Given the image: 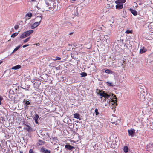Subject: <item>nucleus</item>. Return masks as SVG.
<instances>
[{
    "label": "nucleus",
    "instance_id": "nucleus-52",
    "mask_svg": "<svg viewBox=\"0 0 153 153\" xmlns=\"http://www.w3.org/2000/svg\"><path fill=\"white\" fill-rule=\"evenodd\" d=\"M19 128H21V126H19Z\"/></svg>",
    "mask_w": 153,
    "mask_h": 153
},
{
    "label": "nucleus",
    "instance_id": "nucleus-29",
    "mask_svg": "<svg viewBox=\"0 0 153 153\" xmlns=\"http://www.w3.org/2000/svg\"><path fill=\"white\" fill-rule=\"evenodd\" d=\"M26 16H28L30 18L32 16V14L31 13H27L26 14Z\"/></svg>",
    "mask_w": 153,
    "mask_h": 153
},
{
    "label": "nucleus",
    "instance_id": "nucleus-31",
    "mask_svg": "<svg viewBox=\"0 0 153 153\" xmlns=\"http://www.w3.org/2000/svg\"><path fill=\"white\" fill-rule=\"evenodd\" d=\"M95 112L96 116H97L99 114V113L98 111V110L97 108H96L95 109Z\"/></svg>",
    "mask_w": 153,
    "mask_h": 153
},
{
    "label": "nucleus",
    "instance_id": "nucleus-3",
    "mask_svg": "<svg viewBox=\"0 0 153 153\" xmlns=\"http://www.w3.org/2000/svg\"><path fill=\"white\" fill-rule=\"evenodd\" d=\"M24 129L25 131L28 132H31L33 131V129L32 127L29 124H24Z\"/></svg>",
    "mask_w": 153,
    "mask_h": 153
},
{
    "label": "nucleus",
    "instance_id": "nucleus-12",
    "mask_svg": "<svg viewBox=\"0 0 153 153\" xmlns=\"http://www.w3.org/2000/svg\"><path fill=\"white\" fill-rule=\"evenodd\" d=\"M111 102H114V103H116V102H117V98L116 97V95H114L113 99H111Z\"/></svg>",
    "mask_w": 153,
    "mask_h": 153
},
{
    "label": "nucleus",
    "instance_id": "nucleus-20",
    "mask_svg": "<svg viewBox=\"0 0 153 153\" xmlns=\"http://www.w3.org/2000/svg\"><path fill=\"white\" fill-rule=\"evenodd\" d=\"M123 150L124 152L125 153L127 152H128V148L127 146H124V147Z\"/></svg>",
    "mask_w": 153,
    "mask_h": 153
},
{
    "label": "nucleus",
    "instance_id": "nucleus-54",
    "mask_svg": "<svg viewBox=\"0 0 153 153\" xmlns=\"http://www.w3.org/2000/svg\"><path fill=\"white\" fill-rule=\"evenodd\" d=\"M73 142H76V141H73Z\"/></svg>",
    "mask_w": 153,
    "mask_h": 153
},
{
    "label": "nucleus",
    "instance_id": "nucleus-60",
    "mask_svg": "<svg viewBox=\"0 0 153 153\" xmlns=\"http://www.w3.org/2000/svg\"><path fill=\"white\" fill-rule=\"evenodd\" d=\"M82 1H83V0H82Z\"/></svg>",
    "mask_w": 153,
    "mask_h": 153
},
{
    "label": "nucleus",
    "instance_id": "nucleus-46",
    "mask_svg": "<svg viewBox=\"0 0 153 153\" xmlns=\"http://www.w3.org/2000/svg\"><path fill=\"white\" fill-rule=\"evenodd\" d=\"M3 62L2 61H0V65Z\"/></svg>",
    "mask_w": 153,
    "mask_h": 153
},
{
    "label": "nucleus",
    "instance_id": "nucleus-35",
    "mask_svg": "<svg viewBox=\"0 0 153 153\" xmlns=\"http://www.w3.org/2000/svg\"><path fill=\"white\" fill-rule=\"evenodd\" d=\"M61 59V58L60 57H58V56H57L56 59H54L53 60H60Z\"/></svg>",
    "mask_w": 153,
    "mask_h": 153
},
{
    "label": "nucleus",
    "instance_id": "nucleus-33",
    "mask_svg": "<svg viewBox=\"0 0 153 153\" xmlns=\"http://www.w3.org/2000/svg\"><path fill=\"white\" fill-rule=\"evenodd\" d=\"M103 92L102 90H99V91L97 92V94L100 96V94H102Z\"/></svg>",
    "mask_w": 153,
    "mask_h": 153
},
{
    "label": "nucleus",
    "instance_id": "nucleus-27",
    "mask_svg": "<svg viewBox=\"0 0 153 153\" xmlns=\"http://www.w3.org/2000/svg\"><path fill=\"white\" fill-rule=\"evenodd\" d=\"M81 75L82 76H87V74L85 72H82L81 74Z\"/></svg>",
    "mask_w": 153,
    "mask_h": 153
},
{
    "label": "nucleus",
    "instance_id": "nucleus-6",
    "mask_svg": "<svg viewBox=\"0 0 153 153\" xmlns=\"http://www.w3.org/2000/svg\"><path fill=\"white\" fill-rule=\"evenodd\" d=\"M41 151L43 153H50V151L45 148L42 147L41 149Z\"/></svg>",
    "mask_w": 153,
    "mask_h": 153
},
{
    "label": "nucleus",
    "instance_id": "nucleus-1",
    "mask_svg": "<svg viewBox=\"0 0 153 153\" xmlns=\"http://www.w3.org/2000/svg\"><path fill=\"white\" fill-rule=\"evenodd\" d=\"M46 6H45L42 9L44 11H55L57 10L58 6L56 2V0H48L46 2Z\"/></svg>",
    "mask_w": 153,
    "mask_h": 153
},
{
    "label": "nucleus",
    "instance_id": "nucleus-40",
    "mask_svg": "<svg viewBox=\"0 0 153 153\" xmlns=\"http://www.w3.org/2000/svg\"><path fill=\"white\" fill-rule=\"evenodd\" d=\"M110 100H109V103H108L107 104H105V106H107L108 105V104H110Z\"/></svg>",
    "mask_w": 153,
    "mask_h": 153
},
{
    "label": "nucleus",
    "instance_id": "nucleus-16",
    "mask_svg": "<svg viewBox=\"0 0 153 153\" xmlns=\"http://www.w3.org/2000/svg\"><path fill=\"white\" fill-rule=\"evenodd\" d=\"M149 27L152 30H153V22H151L149 24Z\"/></svg>",
    "mask_w": 153,
    "mask_h": 153
},
{
    "label": "nucleus",
    "instance_id": "nucleus-48",
    "mask_svg": "<svg viewBox=\"0 0 153 153\" xmlns=\"http://www.w3.org/2000/svg\"><path fill=\"white\" fill-rule=\"evenodd\" d=\"M111 7H110V6H109L108 7V9H111Z\"/></svg>",
    "mask_w": 153,
    "mask_h": 153
},
{
    "label": "nucleus",
    "instance_id": "nucleus-28",
    "mask_svg": "<svg viewBox=\"0 0 153 153\" xmlns=\"http://www.w3.org/2000/svg\"><path fill=\"white\" fill-rule=\"evenodd\" d=\"M30 38V37H29L26 39L25 40L23 41V42L24 43H25L28 41L29 40V39Z\"/></svg>",
    "mask_w": 153,
    "mask_h": 153
},
{
    "label": "nucleus",
    "instance_id": "nucleus-59",
    "mask_svg": "<svg viewBox=\"0 0 153 153\" xmlns=\"http://www.w3.org/2000/svg\"><path fill=\"white\" fill-rule=\"evenodd\" d=\"M71 56L72 57V54H71Z\"/></svg>",
    "mask_w": 153,
    "mask_h": 153
},
{
    "label": "nucleus",
    "instance_id": "nucleus-21",
    "mask_svg": "<svg viewBox=\"0 0 153 153\" xmlns=\"http://www.w3.org/2000/svg\"><path fill=\"white\" fill-rule=\"evenodd\" d=\"M26 35H25V32L23 33L20 36V38L21 39H23L26 37Z\"/></svg>",
    "mask_w": 153,
    "mask_h": 153
},
{
    "label": "nucleus",
    "instance_id": "nucleus-55",
    "mask_svg": "<svg viewBox=\"0 0 153 153\" xmlns=\"http://www.w3.org/2000/svg\"><path fill=\"white\" fill-rule=\"evenodd\" d=\"M122 65H123V64H122Z\"/></svg>",
    "mask_w": 153,
    "mask_h": 153
},
{
    "label": "nucleus",
    "instance_id": "nucleus-19",
    "mask_svg": "<svg viewBox=\"0 0 153 153\" xmlns=\"http://www.w3.org/2000/svg\"><path fill=\"white\" fill-rule=\"evenodd\" d=\"M105 72L106 73L108 74H112L113 73V71L109 70V69H106L105 70Z\"/></svg>",
    "mask_w": 153,
    "mask_h": 153
},
{
    "label": "nucleus",
    "instance_id": "nucleus-56",
    "mask_svg": "<svg viewBox=\"0 0 153 153\" xmlns=\"http://www.w3.org/2000/svg\"><path fill=\"white\" fill-rule=\"evenodd\" d=\"M105 101H106V99H105Z\"/></svg>",
    "mask_w": 153,
    "mask_h": 153
},
{
    "label": "nucleus",
    "instance_id": "nucleus-23",
    "mask_svg": "<svg viewBox=\"0 0 153 153\" xmlns=\"http://www.w3.org/2000/svg\"><path fill=\"white\" fill-rule=\"evenodd\" d=\"M39 118V115L37 114H36L35 115L34 117L33 118L34 119V120H38V119Z\"/></svg>",
    "mask_w": 153,
    "mask_h": 153
},
{
    "label": "nucleus",
    "instance_id": "nucleus-9",
    "mask_svg": "<svg viewBox=\"0 0 153 153\" xmlns=\"http://www.w3.org/2000/svg\"><path fill=\"white\" fill-rule=\"evenodd\" d=\"M65 147L66 148L70 150H71L74 148V147L73 146L71 145H69L68 144L65 145Z\"/></svg>",
    "mask_w": 153,
    "mask_h": 153
},
{
    "label": "nucleus",
    "instance_id": "nucleus-37",
    "mask_svg": "<svg viewBox=\"0 0 153 153\" xmlns=\"http://www.w3.org/2000/svg\"><path fill=\"white\" fill-rule=\"evenodd\" d=\"M29 153H34V152L32 149H30L29 150Z\"/></svg>",
    "mask_w": 153,
    "mask_h": 153
},
{
    "label": "nucleus",
    "instance_id": "nucleus-30",
    "mask_svg": "<svg viewBox=\"0 0 153 153\" xmlns=\"http://www.w3.org/2000/svg\"><path fill=\"white\" fill-rule=\"evenodd\" d=\"M20 46H18L16 47L13 50V53L14 52L17 51L20 48Z\"/></svg>",
    "mask_w": 153,
    "mask_h": 153
},
{
    "label": "nucleus",
    "instance_id": "nucleus-5",
    "mask_svg": "<svg viewBox=\"0 0 153 153\" xmlns=\"http://www.w3.org/2000/svg\"><path fill=\"white\" fill-rule=\"evenodd\" d=\"M100 96L102 97H100L101 99L102 98V97H103L107 99L109 98L110 97V95L106 93H105L104 91L102 92V94H100Z\"/></svg>",
    "mask_w": 153,
    "mask_h": 153
},
{
    "label": "nucleus",
    "instance_id": "nucleus-26",
    "mask_svg": "<svg viewBox=\"0 0 153 153\" xmlns=\"http://www.w3.org/2000/svg\"><path fill=\"white\" fill-rule=\"evenodd\" d=\"M18 33H16V32L15 33L11 35V37L14 38L18 35Z\"/></svg>",
    "mask_w": 153,
    "mask_h": 153
},
{
    "label": "nucleus",
    "instance_id": "nucleus-13",
    "mask_svg": "<svg viewBox=\"0 0 153 153\" xmlns=\"http://www.w3.org/2000/svg\"><path fill=\"white\" fill-rule=\"evenodd\" d=\"M21 68V66L20 65H17L13 67L12 68V69L17 70L20 69Z\"/></svg>",
    "mask_w": 153,
    "mask_h": 153
},
{
    "label": "nucleus",
    "instance_id": "nucleus-45",
    "mask_svg": "<svg viewBox=\"0 0 153 153\" xmlns=\"http://www.w3.org/2000/svg\"><path fill=\"white\" fill-rule=\"evenodd\" d=\"M36 0H31L32 2H35Z\"/></svg>",
    "mask_w": 153,
    "mask_h": 153
},
{
    "label": "nucleus",
    "instance_id": "nucleus-32",
    "mask_svg": "<svg viewBox=\"0 0 153 153\" xmlns=\"http://www.w3.org/2000/svg\"><path fill=\"white\" fill-rule=\"evenodd\" d=\"M107 84L109 86H113V83L111 82H107Z\"/></svg>",
    "mask_w": 153,
    "mask_h": 153
},
{
    "label": "nucleus",
    "instance_id": "nucleus-11",
    "mask_svg": "<svg viewBox=\"0 0 153 153\" xmlns=\"http://www.w3.org/2000/svg\"><path fill=\"white\" fill-rule=\"evenodd\" d=\"M123 5L120 4H117L116 6V8L117 9H121L123 8Z\"/></svg>",
    "mask_w": 153,
    "mask_h": 153
},
{
    "label": "nucleus",
    "instance_id": "nucleus-18",
    "mask_svg": "<svg viewBox=\"0 0 153 153\" xmlns=\"http://www.w3.org/2000/svg\"><path fill=\"white\" fill-rule=\"evenodd\" d=\"M133 31L132 30H127L126 31H125V33H126L127 34H132V33Z\"/></svg>",
    "mask_w": 153,
    "mask_h": 153
},
{
    "label": "nucleus",
    "instance_id": "nucleus-58",
    "mask_svg": "<svg viewBox=\"0 0 153 153\" xmlns=\"http://www.w3.org/2000/svg\"><path fill=\"white\" fill-rule=\"evenodd\" d=\"M116 105H117V103L116 104Z\"/></svg>",
    "mask_w": 153,
    "mask_h": 153
},
{
    "label": "nucleus",
    "instance_id": "nucleus-2",
    "mask_svg": "<svg viewBox=\"0 0 153 153\" xmlns=\"http://www.w3.org/2000/svg\"><path fill=\"white\" fill-rule=\"evenodd\" d=\"M36 19L38 20V21L34 23L31 26V28L33 29L36 28L39 25L42 19V17L41 16L36 17Z\"/></svg>",
    "mask_w": 153,
    "mask_h": 153
},
{
    "label": "nucleus",
    "instance_id": "nucleus-42",
    "mask_svg": "<svg viewBox=\"0 0 153 153\" xmlns=\"http://www.w3.org/2000/svg\"><path fill=\"white\" fill-rule=\"evenodd\" d=\"M38 120H35V123H36V124H39V123H38Z\"/></svg>",
    "mask_w": 153,
    "mask_h": 153
},
{
    "label": "nucleus",
    "instance_id": "nucleus-8",
    "mask_svg": "<svg viewBox=\"0 0 153 153\" xmlns=\"http://www.w3.org/2000/svg\"><path fill=\"white\" fill-rule=\"evenodd\" d=\"M33 32V30H29V31L25 32V35H26V37H27L28 36H29V35H30Z\"/></svg>",
    "mask_w": 153,
    "mask_h": 153
},
{
    "label": "nucleus",
    "instance_id": "nucleus-49",
    "mask_svg": "<svg viewBox=\"0 0 153 153\" xmlns=\"http://www.w3.org/2000/svg\"><path fill=\"white\" fill-rule=\"evenodd\" d=\"M1 101H0V105H1Z\"/></svg>",
    "mask_w": 153,
    "mask_h": 153
},
{
    "label": "nucleus",
    "instance_id": "nucleus-41",
    "mask_svg": "<svg viewBox=\"0 0 153 153\" xmlns=\"http://www.w3.org/2000/svg\"><path fill=\"white\" fill-rule=\"evenodd\" d=\"M5 137L7 138L8 139L9 137V134H7L6 135H5Z\"/></svg>",
    "mask_w": 153,
    "mask_h": 153
},
{
    "label": "nucleus",
    "instance_id": "nucleus-4",
    "mask_svg": "<svg viewBox=\"0 0 153 153\" xmlns=\"http://www.w3.org/2000/svg\"><path fill=\"white\" fill-rule=\"evenodd\" d=\"M138 96L141 101L145 99V94L142 93H140L139 94H138Z\"/></svg>",
    "mask_w": 153,
    "mask_h": 153
},
{
    "label": "nucleus",
    "instance_id": "nucleus-7",
    "mask_svg": "<svg viewBox=\"0 0 153 153\" xmlns=\"http://www.w3.org/2000/svg\"><path fill=\"white\" fill-rule=\"evenodd\" d=\"M129 10L134 16H136L137 15V12L135 10L130 8Z\"/></svg>",
    "mask_w": 153,
    "mask_h": 153
},
{
    "label": "nucleus",
    "instance_id": "nucleus-53",
    "mask_svg": "<svg viewBox=\"0 0 153 153\" xmlns=\"http://www.w3.org/2000/svg\"><path fill=\"white\" fill-rule=\"evenodd\" d=\"M123 63H124V61L123 60Z\"/></svg>",
    "mask_w": 153,
    "mask_h": 153
},
{
    "label": "nucleus",
    "instance_id": "nucleus-15",
    "mask_svg": "<svg viewBox=\"0 0 153 153\" xmlns=\"http://www.w3.org/2000/svg\"><path fill=\"white\" fill-rule=\"evenodd\" d=\"M80 115L78 113H76L74 114V117L76 119H79Z\"/></svg>",
    "mask_w": 153,
    "mask_h": 153
},
{
    "label": "nucleus",
    "instance_id": "nucleus-17",
    "mask_svg": "<svg viewBox=\"0 0 153 153\" xmlns=\"http://www.w3.org/2000/svg\"><path fill=\"white\" fill-rule=\"evenodd\" d=\"M45 142L39 140V143H37V144H38L39 145H43L44 144Z\"/></svg>",
    "mask_w": 153,
    "mask_h": 153
},
{
    "label": "nucleus",
    "instance_id": "nucleus-43",
    "mask_svg": "<svg viewBox=\"0 0 153 153\" xmlns=\"http://www.w3.org/2000/svg\"><path fill=\"white\" fill-rule=\"evenodd\" d=\"M3 100V98L0 96V101H2Z\"/></svg>",
    "mask_w": 153,
    "mask_h": 153
},
{
    "label": "nucleus",
    "instance_id": "nucleus-36",
    "mask_svg": "<svg viewBox=\"0 0 153 153\" xmlns=\"http://www.w3.org/2000/svg\"><path fill=\"white\" fill-rule=\"evenodd\" d=\"M19 27V26L18 25H16L14 26V28L15 29H17Z\"/></svg>",
    "mask_w": 153,
    "mask_h": 153
},
{
    "label": "nucleus",
    "instance_id": "nucleus-38",
    "mask_svg": "<svg viewBox=\"0 0 153 153\" xmlns=\"http://www.w3.org/2000/svg\"><path fill=\"white\" fill-rule=\"evenodd\" d=\"M25 103L27 105L30 104V102L29 101H26Z\"/></svg>",
    "mask_w": 153,
    "mask_h": 153
},
{
    "label": "nucleus",
    "instance_id": "nucleus-50",
    "mask_svg": "<svg viewBox=\"0 0 153 153\" xmlns=\"http://www.w3.org/2000/svg\"><path fill=\"white\" fill-rule=\"evenodd\" d=\"M51 64H50L49 65V66H50V67H51Z\"/></svg>",
    "mask_w": 153,
    "mask_h": 153
},
{
    "label": "nucleus",
    "instance_id": "nucleus-25",
    "mask_svg": "<svg viewBox=\"0 0 153 153\" xmlns=\"http://www.w3.org/2000/svg\"><path fill=\"white\" fill-rule=\"evenodd\" d=\"M146 51L145 49H140V53H145Z\"/></svg>",
    "mask_w": 153,
    "mask_h": 153
},
{
    "label": "nucleus",
    "instance_id": "nucleus-57",
    "mask_svg": "<svg viewBox=\"0 0 153 153\" xmlns=\"http://www.w3.org/2000/svg\"><path fill=\"white\" fill-rule=\"evenodd\" d=\"M109 100H108V101Z\"/></svg>",
    "mask_w": 153,
    "mask_h": 153
},
{
    "label": "nucleus",
    "instance_id": "nucleus-34",
    "mask_svg": "<svg viewBox=\"0 0 153 153\" xmlns=\"http://www.w3.org/2000/svg\"><path fill=\"white\" fill-rule=\"evenodd\" d=\"M76 51L77 52V53H82V52L81 51H78V50L79 49V48H75Z\"/></svg>",
    "mask_w": 153,
    "mask_h": 153
},
{
    "label": "nucleus",
    "instance_id": "nucleus-39",
    "mask_svg": "<svg viewBox=\"0 0 153 153\" xmlns=\"http://www.w3.org/2000/svg\"><path fill=\"white\" fill-rule=\"evenodd\" d=\"M29 45V44H26V45H24L23 46V48H25V47H26L27 46H28Z\"/></svg>",
    "mask_w": 153,
    "mask_h": 153
},
{
    "label": "nucleus",
    "instance_id": "nucleus-22",
    "mask_svg": "<svg viewBox=\"0 0 153 153\" xmlns=\"http://www.w3.org/2000/svg\"><path fill=\"white\" fill-rule=\"evenodd\" d=\"M69 130L71 131L70 129V128L68 127V129H66V130H64V133H65V134H66V133L69 134L70 132L68 131V130Z\"/></svg>",
    "mask_w": 153,
    "mask_h": 153
},
{
    "label": "nucleus",
    "instance_id": "nucleus-44",
    "mask_svg": "<svg viewBox=\"0 0 153 153\" xmlns=\"http://www.w3.org/2000/svg\"><path fill=\"white\" fill-rule=\"evenodd\" d=\"M134 134H129V136H130L131 137H133L134 135Z\"/></svg>",
    "mask_w": 153,
    "mask_h": 153
},
{
    "label": "nucleus",
    "instance_id": "nucleus-10",
    "mask_svg": "<svg viewBox=\"0 0 153 153\" xmlns=\"http://www.w3.org/2000/svg\"><path fill=\"white\" fill-rule=\"evenodd\" d=\"M135 130L134 129L132 128L128 130V134H134L135 133Z\"/></svg>",
    "mask_w": 153,
    "mask_h": 153
},
{
    "label": "nucleus",
    "instance_id": "nucleus-14",
    "mask_svg": "<svg viewBox=\"0 0 153 153\" xmlns=\"http://www.w3.org/2000/svg\"><path fill=\"white\" fill-rule=\"evenodd\" d=\"M126 2V0H118L115 1L116 4L123 3Z\"/></svg>",
    "mask_w": 153,
    "mask_h": 153
},
{
    "label": "nucleus",
    "instance_id": "nucleus-24",
    "mask_svg": "<svg viewBox=\"0 0 153 153\" xmlns=\"http://www.w3.org/2000/svg\"><path fill=\"white\" fill-rule=\"evenodd\" d=\"M152 143H150L149 144H147L146 146L147 149L148 148H151L152 147Z\"/></svg>",
    "mask_w": 153,
    "mask_h": 153
},
{
    "label": "nucleus",
    "instance_id": "nucleus-47",
    "mask_svg": "<svg viewBox=\"0 0 153 153\" xmlns=\"http://www.w3.org/2000/svg\"><path fill=\"white\" fill-rule=\"evenodd\" d=\"M73 33H69V35H71Z\"/></svg>",
    "mask_w": 153,
    "mask_h": 153
},
{
    "label": "nucleus",
    "instance_id": "nucleus-51",
    "mask_svg": "<svg viewBox=\"0 0 153 153\" xmlns=\"http://www.w3.org/2000/svg\"><path fill=\"white\" fill-rule=\"evenodd\" d=\"M20 153H23V152L21 151H20Z\"/></svg>",
    "mask_w": 153,
    "mask_h": 153
}]
</instances>
